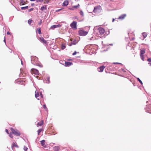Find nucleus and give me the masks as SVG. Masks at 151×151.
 Segmentation results:
<instances>
[{"instance_id":"49","label":"nucleus","mask_w":151,"mask_h":151,"mask_svg":"<svg viewBox=\"0 0 151 151\" xmlns=\"http://www.w3.org/2000/svg\"><path fill=\"white\" fill-rule=\"evenodd\" d=\"M114 20H115L114 19H113V20H112V22H114Z\"/></svg>"},{"instance_id":"36","label":"nucleus","mask_w":151,"mask_h":151,"mask_svg":"<svg viewBox=\"0 0 151 151\" xmlns=\"http://www.w3.org/2000/svg\"><path fill=\"white\" fill-rule=\"evenodd\" d=\"M79 6V4H78V5L77 6H73V7L75 8H77V7H78Z\"/></svg>"},{"instance_id":"34","label":"nucleus","mask_w":151,"mask_h":151,"mask_svg":"<svg viewBox=\"0 0 151 151\" xmlns=\"http://www.w3.org/2000/svg\"><path fill=\"white\" fill-rule=\"evenodd\" d=\"M137 80H138L139 82L142 84V81L139 79V78H137Z\"/></svg>"},{"instance_id":"15","label":"nucleus","mask_w":151,"mask_h":151,"mask_svg":"<svg viewBox=\"0 0 151 151\" xmlns=\"http://www.w3.org/2000/svg\"><path fill=\"white\" fill-rule=\"evenodd\" d=\"M44 124V121L43 120H42L40 122H38L37 124V127H38L39 126H41L42 125Z\"/></svg>"},{"instance_id":"18","label":"nucleus","mask_w":151,"mask_h":151,"mask_svg":"<svg viewBox=\"0 0 151 151\" xmlns=\"http://www.w3.org/2000/svg\"><path fill=\"white\" fill-rule=\"evenodd\" d=\"M41 10L42 11H43L44 10H46L47 9V6L46 5L43 6L41 7L40 8Z\"/></svg>"},{"instance_id":"35","label":"nucleus","mask_w":151,"mask_h":151,"mask_svg":"<svg viewBox=\"0 0 151 151\" xmlns=\"http://www.w3.org/2000/svg\"><path fill=\"white\" fill-rule=\"evenodd\" d=\"M27 149L28 148L27 147L24 146V150L25 151H27Z\"/></svg>"},{"instance_id":"48","label":"nucleus","mask_w":151,"mask_h":151,"mask_svg":"<svg viewBox=\"0 0 151 151\" xmlns=\"http://www.w3.org/2000/svg\"><path fill=\"white\" fill-rule=\"evenodd\" d=\"M30 1H35L36 0H30Z\"/></svg>"},{"instance_id":"7","label":"nucleus","mask_w":151,"mask_h":151,"mask_svg":"<svg viewBox=\"0 0 151 151\" xmlns=\"http://www.w3.org/2000/svg\"><path fill=\"white\" fill-rule=\"evenodd\" d=\"M61 26V25L60 24H58V25H54L50 27V29H53L57 27H60Z\"/></svg>"},{"instance_id":"11","label":"nucleus","mask_w":151,"mask_h":151,"mask_svg":"<svg viewBox=\"0 0 151 151\" xmlns=\"http://www.w3.org/2000/svg\"><path fill=\"white\" fill-rule=\"evenodd\" d=\"M126 14H122L121 16H119V18H118V19H121V20L123 19L126 17Z\"/></svg>"},{"instance_id":"37","label":"nucleus","mask_w":151,"mask_h":151,"mask_svg":"<svg viewBox=\"0 0 151 151\" xmlns=\"http://www.w3.org/2000/svg\"><path fill=\"white\" fill-rule=\"evenodd\" d=\"M65 45H63L62 46V49H65Z\"/></svg>"},{"instance_id":"23","label":"nucleus","mask_w":151,"mask_h":151,"mask_svg":"<svg viewBox=\"0 0 151 151\" xmlns=\"http://www.w3.org/2000/svg\"><path fill=\"white\" fill-rule=\"evenodd\" d=\"M39 96L38 92L35 91V96L36 98H37Z\"/></svg>"},{"instance_id":"6","label":"nucleus","mask_w":151,"mask_h":151,"mask_svg":"<svg viewBox=\"0 0 151 151\" xmlns=\"http://www.w3.org/2000/svg\"><path fill=\"white\" fill-rule=\"evenodd\" d=\"M99 32L100 34L102 35L105 32V30L103 28L100 27L98 29Z\"/></svg>"},{"instance_id":"4","label":"nucleus","mask_w":151,"mask_h":151,"mask_svg":"<svg viewBox=\"0 0 151 151\" xmlns=\"http://www.w3.org/2000/svg\"><path fill=\"white\" fill-rule=\"evenodd\" d=\"M77 22L75 21H73L70 24V26L71 27V28L73 29H77Z\"/></svg>"},{"instance_id":"51","label":"nucleus","mask_w":151,"mask_h":151,"mask_svg":"<svg viewBox=\"0 0 151 151\" xmlns=\"http://www.w3.org/2000/svg\"><path fill=\"white\" fill-rule=\"evenodd\" d=\"M41 96H42V94H41Z\"/></svg>"},{"instance_id":"45","label":"nucleus","mask_w":151,"mask_h":151,"mask_svg":"<svg viewBox=\"0 0 151 151\" xmlns=\"http://www.w3.org/2000/svg\"><path fill=\"white\" fill-rule=\"evenodd\" d=\"M7 34L8 35L10 34V32L9 31H8L7 32Z\"/></svg>"},{"instance_id":"33","label":"nucleus","mask_w":151,"mask_h":151,"mask_svg":"<svg viewBox=\"0 0 151 151\" xmlns=\"http://www.w3.org/2000/svg\"><path fill=\"white\" fill-rule=\"evenodd\" d=\"M80 14L81 15H82V16H83V15H84V13H83V12L81 10L80 11Z\"/></svg>"},{"instance_id":"29","label":"nucleus","mask_w":151,"mask_h":151,"mask_svg":"<svg viewBox=\"0 0 151 151\" xmlns=\"http://www.w3.org/2000/svg\"><path fill=\"white\" fill-rule=\"evenodd\" d=\"M50 0H45L44 1V4H48V3L50 1Z\"/></svg>"},{"instance_id":"28","label":"nucleus","mask_w":151,"mask_h":151,"mask_svg":"<svg viewBox=\"0 0 151 151\" xmlns=\"http://www.w3.org/2000/svg\"><path fill=\"white\" fill-rule=\"evenodd\" d=\"M32 22V20L31 19H30L28 20V23L29 25H31Z\"/></svg>"},{"instance_id":"43","label":"nucleus","mask_w":151,"mask_h":151,"mask_svg":"<svg viewBox=\"0 0 151 151\" xmlns=\"http://www.w3.org/2000/svg\"><path fill=\"white\" fill-rule=\"evenodd\" d=\"M42 21L41 20L40 21V22L38 23V24L39 25L41 24V23H42Z\"/></svg>"},{"instance_id":"22","label":"nucleus","mask_w":151,"mask_h":151,"mask_svg":"<svg viewBox=\"0 0 151 151\" xmlns=\"http://www.w3.org/2000/svg\"><path fill=\"white\" fill-rule=\"evenodd\" d=\"M142 35L143 37L144 38H145L147 37V33L145 32H144L142 33Z\"/></svg>"},{"instance_id":"8","label":"nucleus","mask_w":151,"mask_h":151,"mask_svg":"<svg viewBox=\"0 0 151 151\" xmlns=\"http://www.w3.org/2000/svg\"><path fill=\"white\" fill-rule=\"evenodd\" d=\"M105 68V67L104 66H100L99 68H98V71L99 72H102Z\"/></svg>"},{"instance_id":"47","label":"nucleus","mask_w":151,"mask_h":151,"mask_svg":"<svg viewBox=\"0 0 151 151\" xmlns=\"http://www.w3.org/2000/svg\"><path fill=\"white\" fill-rule=\"evenodd\" d=\"M149 64L150 65L151 67V63H149Z\"/></svg>"},{"instance_id":"31","label":"nucleus","mask_w":151,"mask_h":151,"mask_svg":"<svg viewBox=\"0 0 151 151\" xmlns=\"http://www.w3.org/2000/svg\"><path fill=\"white\" fill-rule=\"evenodd\" d=\"M43 107L44 109H45L46 111L47 110V108L45 104H44L43 105Z\"/></svg>"},{"instance_id":"1","label":"nucleus","mask_w":151,"mask_h":151,"mask_svg":"<svg viewBox=\"0 0 151 151\" xmlns=\"http://www.w3.org/2000/svg\"><path fill=\"white\" fill-rule=\"evenodd\" d=\"M10 129L12 132V133L16 136H19L21 134L20 132L16 129H14L12 128H11Z\"/></svg>"},{"instance_id":"17","label":"nucleus","mask_w":151,"mask_h":151,"mask_svg":"<svg viewBox=\"0 0 151 151\" xmlns=\"http://www.w3.org/2000/svg\"><path fill=\"white\" fill-rule=\"evenodd\" d=\"M60 148L58 146H55L53 147V150L54 151H58Z\"/></svg>"},{"instance_id":"46","label":"nucleus","mask_w":151,"mask_h":151,"mask_svg":"<svg viewBox=\"0 0 151 151\" xmlns=\"http://www.w3.org/2000/svg\"><path fill=\"white\" fill-rule=\"evenodd\" d=\"M4 41L5 42V43H6V40H5V37H4Z\"/></svg>"},{"instance_id":"21","label":"nucleus","mask_w":151,"mask_h":151,"mask_svg":"<svg viewBox=\"0 0 151 151\" xmlns=\"http://www.w3.org/2000/svg\"><path fill=\"white\" fill-rule=\"evenodd\" d=\"M77 43V42H76V40H74L69 45L71 46L72 45H76Z\"/></svg>"},{"instance_id":"2","label":"nucleus","mask_w":151,"mask_h":151,"mask_svg":"<svg viewBox=\"0 0 151 151\" xmlns=\"http://www.w3.org/2000/svg\"><path fill=\"white\" fill-rule=\"evenodd\" d=\"M102 10V8L100 6H98L94 7L93 12L96 14L100 13Z\"/></svg>"},{"instance_id":"52","label":"nucleus","mask_w":151,"mask_h":151,"mask_svg":"<svg viewBox=\"0 0 151 151\" xmlns=\"http://www.w3.org/2000/svg\"><path fill=\"white\" fill-rule=\"evenodd\" d=\"M71 9V10H73V9Z\"/></svg>"},{"instance_id":"20","label":"nucleus","mask_w":151,"mask_h":151,"mask_svg":"<svg viewBox=\"0 0 151 151\" xmlns=\"http://www.w3.org/2000/svg\"><path fill=\"white\" fill-rule=\"evenodd\" d=\"M45 141L44 140H43L40 141V143L42 146H43L45 145Z\"/></svg>"},{"instance_id":"44","label":"nucleus","mask_w":151,"mask_h":151,"mask_svg":"<svg viewBox=\"0 0 151 151\" xmlns=\"http://www.w3.org/2000/svg\"><path fill=\"white\" fill-rule=\"evenodd\" d=\"M114 64H122L121 63H114Z\"/></svg>"},{"instance_id":"41","label":"nucleus","mask_w":151,"mask_h":151,"mask_svg":"<svg viewBox=\"0 0 151 151\" xmlns=\"http://www.w3.org/2000/svg\"><path fill=\"white\" fill-rule=\"evenodd\" d=\"M5 131L6 132V133L7 134H9V131H8V130L7 129H5Z\"/></svg>"},{"instance_id":"40","label":"nucleus","mask_w":151,"mask_h":151,"mask_svg":"<svg viewBox=\"0 0 151 151\" xmlns=\"http://www.w3.org/2000/svg\"><path fill=\"white\" fill-rule=\"evenodd\" d=\"M44 0H36V1L37 2H41L42 1Z\"/></svg>"},{"instance_id":"39","label":"nucleus","mask_w":151,"mask_h":151,"mask_svg":"<svg viewBox=\"0 0 151 151\" xmlns=\"http://www.w3.org/2000/svg\"><path fill=\"white\" fill-rule=\"evenodd\" d=\"M77 52H76V51H75L74 52H73V54H72V55H76V53H77Z\"/></svg>"},{"instance_id":"27","label":"nucleus","mask_w":151,"mask_h":151,"mask_svg":"<svg viewBox=\"0 0 151 151\" xmlns=\"http://www.w3.org/2000/svg\"><path fill=\"white\" fill-rule=\"evenodd\" d=\"M47 80L46 81V83H50V77H47Z\"/></svg>"},{"instance_id":"42","label":"nucleus","mask_w":151,"mask_h":151,"mask_svg":"<svg viewBox=\"0 0 151 151\" xmlns=\"http://www.w3.org/2000/svg\"><path fill=\"white\" fill-rule=\"evenodd\" d=\"M33 10V8H31L30 9H29V12H30L31 11H32Z\"/></svg>"},{"instance_id":"38","label":"nucleus","mask_w":151,"mask_h":151,"mask_svg":"<svg viewBox=\"0 0 151 151\" xmlns=\"http://www.w3.org/2000/svg\"><path fill=\"white\" fill-rule=\"evenodd\" d=\"M147 61L151 63V58H149L147 59Z\"/></svg>"},{"instance_id":"24","label":"nucleus","mask_w":151,"mask_h":151,"mask_svg":"<svg viewBox=\"0 0 151 151\" xmlns=\"http://www.w3.org/2000/svg\"><path fill=\"white\" fill-rule=\"evenodd\" d=\"M42 131V129H40L37 131L38 134L39 135L40 133Z\"/></svg>"},{"instance_id":"9","label":"nucleus","mask_w":151,"mask_h":151,"mask_svg":"<svg viewBox=\"0 0 151 151\" xmlns=\"http://www.w3.org/2000/svg\"><path fill=\"white\" fill-rule=\"evenodd\" d=\"M40 40L44 43L47 45L48 43L47 41L45 40L42 37H40L39 38Z\"/></svg>"},{"instance_id":"25","label":"nucleus","mask_w":151,"mask_h":151,"mask_svg":"<svg viewBox=\"0 0 151 151\" xmlns=\"http://www.w3.org/2000/svg\"><path fill=\"white\" fill-rule=\"evenodd\" d=\"M37 31L38 32V33L39 34H42V32H41V31L40 28H39L37 29Z\"/></svg>"},{"instance_id":"16","label":"nucleus","mask_w":151,"mask_h":151,"mask_svg":"<svg viewBox=\"0 0 151 151\" xmlns=\"http://www.w3.org/2000/svg\"><path fill=\"white\" fill-rule=\"evenodd\" d=\"M19 1L20 2V5H23L25 4H26V3L23 1V0H19Z\"/></svg>"},{"instance_id":"19","label":"nucleus","mask_w":151,"mask_h":151,"mask_svg":"<svg viewBox=\"0 0 151 151\" xmlns=\"http://www.w3.org/2000/svg\"><path fill=\"white\" fill-rule=\"evenodd\" d=\"M68 4V1H64L63 4V6H66Z\"/></svg>"},{"instance_id":"3","label":"nucleus","mask_w":151,"mask_h":151,"mask_svg":"<svg viewBox=\"0 0 151 151\" xmlns=\"http://www.w3.org/2000/svg\"><path fill=\"white\" fill-rule=\"evenodd\" d=\"M79 35L82 36H84L86 35L87 34L88 32L83 30H79L78 32Z\"/></svg>"},{"instance_id":"32","label":"nucleus","mask_w":151,"mask_h":151,"mask_svg":"<svg viewBox=\"0 0 151 151\" xmlns=\"http://www.w3.org/2000/svg\"><path fill=\"white\" fill-rule=\"evenodd\" d=\"M140 56L141 57V59L143 61H144V55H140Z\"/></svg>"},{"instance_id":"13","label":"nucleus","mask_w":151,"mask_h":151,"mask_svg":"<svg viewBox=\"0 0 151 151\" xmlns=\"http://www.w3.org/2000/svg\"><path fill=\"white\" fill-rule=\"evenodd\" d=\"M65 66H69L71 65L72 63L70 62H65Z\"/></svg>"},{"instance_id":"30","label":"nucleus","mask_w":151,"mask_h":151,"mask_svg":"<svg viewBox=\"0 0 151 151\" xmlns=\"http://www.w3.org/2000/svg\"><path fill=\"white\" fill-rule=\"evenodd\" d=\"M9 136L11 138H13V135H12V132H10V133H9Z\"/></svg>"},{"instance_id":"12","label":"nucleus","mask_w":151,"mask_h":151,"mask_svg":"<svg viewBox=\"0 0 151 151\" xmlns=\"http://www.w3.org/2000/svg\"><path fill=\"white\" fill-rule=\"evenodd\" d=\"M140 55H142L145 53V48H142L140 49Z\"/></svg>"},{"instance_id":"50","label":"nucleus","mask_w":151,"mask_h":151,"mask_svg":"<svg viewBox=\"0 0 151 151\" xmlns=\"http://www.w3.org/2000/svg\"><path fill=\"white\" fill-rule=\"evenodd\" d=\"M70 40L71 41H72V38H71L70 39Z\"/></svg>"},{"instance_id":"10","label":"nucleus","mask_w":151,"mask_h":151,"mask_svg":"<svg viewBox=\"0 0 151 151\" xmlns=\"http://www.w3.org/2000/svg\"><path fill=\"white\" fill-rule=\"evenodd\" d=\"M14 147H16L17 148H18L19 147L18 145H17L16 143H15L14 142H13L12 145V150H13V148Z\"/></svg>"},{"instance_id":"14","label":"nucleus","mask_w":151,"mask_h":151,"mask_svg":"<svg viewBox=\"0 0 151 151\" xmlns=\"http://www.w3.org/2000/svg\"><path fill=\"white\" fill-rule=\"evenodd\" d=\"M25 79H23V80H19L18 81V82H20L19 83L21 84H25Z\"/></svg>"},{"instance_id":"26","label":"nucleus","mask_w":151,"mask_h":151,"mask_svg":"<svg viewBox=\"0 0 151 151\" xmlns=\"http://www.w3.org/2000/svg\"><path fill=\"white\" fill-rule=\"evenodd\" d=\"M28 6H27L25 7H21V9L22 10H24L25 9H28Z\"/></svg>"},{"instance_id":"5","label":"nucleus","mask_w":151,"mask_h":151,"mask_svg":"<svg viewBox=\"0 0 151 151\" xmlns=\"http://www.w3.org/2000/svg\"><path fill=\"white\" fill-rule=\"evenodd\" d=\"M31 72L32 74H34L36 75H38L39 74L38 70L35 68H32L31 70Z\"/></svg>"}]
</instances>
